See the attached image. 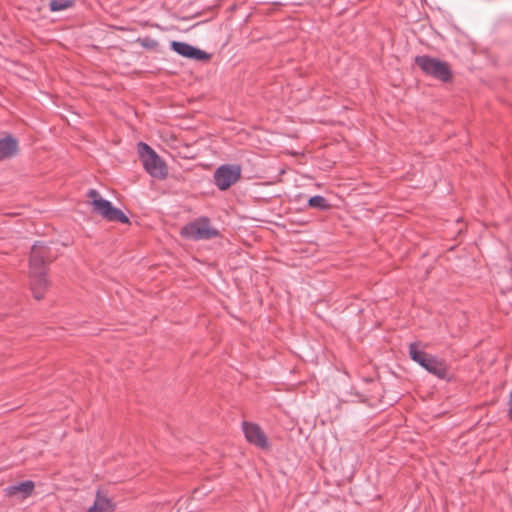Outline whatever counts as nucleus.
<instances>
[{
	"instance_id": "f257e3e1",
	"label": "nucleus",
	"mask_w": 512,
	"mask_h": 512,
	"mask_svg": "<svg viewBox=\"0 0 512 512\" xmlns=\"http://www.w3.org/2000/svg\"><path fill=\"white\" fill-rule=\"evenodd\" d=\"M53 256L50 249L43 242H36L31 248L29 261V277L30 286L33 296L37 300L44 297V292L48 288V280L46 278V264L52 261Z\"/></svg>"
},
{
	"instance_id": "f03ea898",
	"label": "nucleus",
	"mask_w": 512,
	"mask_h": 512,
	"mask_svg": "<svg viewBox=\"0 0 512 512\" xmlns=\"http://www.w3.org/2000/svg\"><path fill=\"white\" fill-rule=\"evenodd\" d=\"M409 356L430 374L442 380L448 379L449 371L445 360L427 354L419 348V343L413 342L409 345Z\"/></svg>"
},
{
	"instance_id": "7ed1b4c3",
	"label": "nucleus",
	"mask_w": 512,
	"mask_h": 512,
	"mask_svg": "<svg viewBox=\"0 0 512 512\" xmlns=\"http://www.w3.org/2000/svg\"><path fill=\"white\" fill-rule=\"evenodd\" d=\"M86 196L93 208V212L100 215L105 220L123 224L129 223V218L124 214V212L119 208L114 207L109 200L102 198L96 189H89Z\"/></svg>"
},
{
	"instance_id": "20e7f679",
	"label": "nucleus",
	"mask_w": 512,
	"mask_h": 512,
	"mask_svg": "<svg viewBox=\"0 0 512 512\" xmlns=\"http://www.w3.org/2000/svg\"><path fill=\"white\" fill-rule=\"evenodd\" d=\"M415 63L423 73L441 82L448 83L453 79L451 68L445 61L428 55H420L415 57Z\"/></svg>"
},
{
	"instance_id": "39448f33",
	"label": "nucleus",
	"mask_w": 512,
	"mask_h": 512,
	"mask_svg": "<svg viewBox=\"0 0 512 512\" xmlns=\"http://www.w3.org/2000/svg\"><path fill=\"white\" fill-rule=\"evenodd\" d=\"M138 152L146 172L157 179H164L167 176V168L160 156L146 143L138 144Z\"/></svg>"
},
{
	"instance_id": "423d86ee",
	"label": "nucleus",
	"mask_w": 512,
	"mask_h": 512,
	"mask_svg": "<svg viewBox=\"0 0 512 512\" xmlns=\"http://www.w3.org/2000/svg\"><path fill=\"white\" fill-rule=\"evenodd\" d=\"M241 172V167L237 164H223L214 172V184L219 190L225 191L240 179Z\"/></svg>"
},
{
	"instance_id": "0eeeda50",
	"label": "nucleus",
	"mask_w": 512,
	"mask_h": 512,
	"mask_svg": "<svg viewBox=\"0 0 512 512\" xmlns=\"http://www.w3.org/2000/svg\"><path fill=\"white\" fill-rule=\"evenodd\" d=\"M181 234L193 240H207L218 235V231L210 226L207 218H202L198 222L185 225Z\"/></svg>"
},
{
	"instance_id": "6e6552de",
	"label": "nucleus",
	"mask_w": 512,
	"mask_h": 512,
	"mask_svg": "<svg viewBox=\"0 0 512 512\" xmlns=\"http://www.w3.org/2000/svg\"><path fill=\"white\" fill-rule=\"evenodd\" d=\"M242 428L245 438L249 443L254 444L261 449L268 447L267 438L260 426L254 423L243 421Z\"/></svg>"
},
{
	"instance_id": "1a4fd4ad",
	"label": "nucleus",
	"mask_w": 512,
	"mask_h": 512,
	"mask_svg": "<svg viewBox=\"0 0 512 512\" xmlns=\"http://www.w3.org/2000/svg\"><path fill=\"white\" fill-rule=\"evenodd\" d=\"M115 504L111 499L97 491L93 505L87 512H114Z\"/></svg>"
},
{
	"instance_id": "9d476101",
	"label": "nucleus",
	"mask_w": 512,
	"mask_h": 512,
	"mask_svg": "<svg viewBox=\"0 0 512 512\" xmlns=\"http://www.w3.org/2000/svg\"><path fill=\"white\" fill-rule=\"evenodd\" d=\"M18 151V141L10 134L0 139V160L14 156Z\"/></svg>"
},
{
	"instance_id": "9b49d317",
	"label": "nucleus",
	"mask_w": 512,
	"mask_h": 512,
	"mask_svg": "<svg viewBox=\"0 0 512 512\" xmlns=\"http://www.w3.org/2000/svg\"><path fill=\"white\" fill-rule=\"evenodd\" d=\"M34 489V483L32 481H24L16 485H11L5 488V493L8 496H14L21 494L23 498L28 497Z\"/></svg>"
},
{
	"instance_id": "f8f14e48",
	"label": "nucleus",
	"mask_w": 512,
	"mask_h": 512,
	"mask_svg": "<svg viewBox=\"0 0 512 512\" xmlns=\"http://www.w3.org/2000/svg\"><path fill=\"white\" fill-rule=\"evenodd\" d=\"M171 49L175 51L177 54L190 59L192 55L193 46L185 42L172 41Z\"/></svg>"
},
{
	"instance_id": "ddd939ff",
	"label": "nucleus",
	"mask_w": 512,
	"mask_h": 512,
	"mask_svg": "<svg viewBox=\"0 0 512 512\" xmlns=\"http://www.w3.org/2000/svg\"><path fill=\"white\" fill-rule=\"evenodd\" d=\"M308 206L311 208L318 209L320 211H326L331 207L327 199L321 195H315L310 197L308 200Z\"/></svg>"
},
{
	"instance_id": "4468645a",
	"label": "nucleus",
	"mask_w": 512,
	"mask_h": 512,
	"mask_svg": "<svg viewBox=\"0 0 512 512\" xmlns=\"http://www.w3.org/2000/svg\"><path fill=\"white\" fill-rule=\"evenodd\" d=\"M73 4V0H51L49 3V8L53 12H58L72 7Z\"/></svg>"
},
{
	"instance_id": "2eb2a0df",
	"label": "nucleus",
	"mask_w": 512,
	"mask_h": 512,
	"mask_svg": "<svg viewBox=\"0 0 512 512\" xmlns=\"http://www.w3.org/2000/svg\"><path fill=\"white\" fill-rule=\"evenodd\" d=\"M190 59H194L197 61H207L210 59V54H208L204 50L198 49L193 46L192 55Z\"/></svg>"
},
{
	"instance_id": "dca6fc26",
	"label": "nucleus",
	"mask_w": 512,
	"mask_h": 512,
	"mask_svg": "<svg viewBox=\"0 0 512 512\" xmlns=\"http://www.w3.org/2000/svg\"><path fill=\"white\" fill-rule=\"evenodd\" d=\"M140 44L144 48L155 49L158 46V42L155 39L146 37L140 40Z\"/></svg>"
},
{
	"instance_id": "f3484780",
	"label": "nucleus",
	"mask_w": 512,
	"mask_h": 512,
	"mask_svg": "<svg viewBox=\"0 0 512 512\" xmlns=\"http://www.w3.org/2000/svg\"><path fill=\"white\" fill-rule=\"evenodd\" d=\"M509 417L512 419V390L509 398Z\"/></svg>"
}]
</instances>
